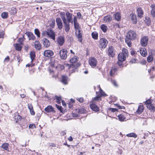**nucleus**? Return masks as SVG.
Wrapping results in <instances>:
<instances>
[{
	"label": "nucleus",
	"instance_id": "1",
	"mask_svg": "<svg viewBox=\"0 0 155 155\" xmlns=\"http://www.w3.org/2000/svg\"><path fill=\"white\" fill-rule=\"evenodd\" d=\"M136 32L133 30H129L127 33L125 42L129 47L131 46V40H134L137 38Z\"/></svg>",
	"mask_w": 155,
	"mask_h": 155
},
{
	"label": "nucleus",
	"instance_id": "2",
	"mask_svg": "<svg viewBox=\"0 0 155 155\" xmlns=\"http://www.w3.org/2000/svg\"><path fill=\"white\" fill-rule=\"evenodd\" d=\"M108 43L107 40L104 38H101L99 41L98 46L101 49H104L107 47Z\"/></svg>",
	"mask_w": 155,
	"mask_h": 155
},
{
	"label": "nucleus",
	"instance_id": "3",
	"mask_svg": "<svg viewBox=\"0 0 155 155\" xmlns=\"http://www.w3.org/2000/svg\"><path fill=\"white\" fill-rule=\"evenodd\" d=\"M67 51L65 49L61 50L59 52V54L61 59L63 60H66L67 58Z\"/></svg>",
	"mask_w": 155,
	"mask_h": 155
},
{
	"label": "nucleus",
	"instance_id": "4",
	"mask_svg": "<svg viewBox=\"0 0 155 155\" xmlns=\"http://www.w3.org/2000/svg\"><path fill=\"white\" fill-rule=\"evenodd\" d=\"M47 35L53 40H54L55 39V34L53 30L50 29H48L47 31Z\"/></svg>",
	"mask_w": 155,
	"mask_h": 155
},
{
	"label": "nucleus",
	"instance_id": "5",
	"mask_svg": "<svg viewBox=\"0 0 155 155\" xmlns=\"http://www.w3.org/2000/svg\"><path fill=\"white\" fill-rule=\"evenodd\" d=\"M97 61L96 59L94 57H91L90 58L89 60V64L92 67H95L97 65Z\"/></svg>",
	"mask_w": 155,
	"mask_h": 155
},
{
	"label": "nucleus",
	"instance_id": "6",
	"mask_svg": "<svg viewBox=\"0 0 155 155\" xmlns=\"http://www.w3.org/2000/svg\"><path fill=\"white\" fill-rule=\"evenodd\" d=\"M91 104L90 105V107L92 110L96 112L98 111L99 110V108L95 104V102L93 101L91 102Z\"/></svg>",
	"mask_w": 155,
	"mask_h": 155
},
{
	"label": "nucleus",
	"instance_id": "7",
	"mask_svg": "<svg viewBox=\"0 0 155 155\" xmlns=\"http://www.w3.org/2000/svg\"><path fill=\"white\" fill-rule=\"evenodd\" d=\"M66 15L67 17L66 19L67 22L71 23L72 24L73 23L72 14L70 13L69 12H67L66 13Z\"/></svg>",
	"mask_w": 155,
	"mask_h": 155
},
{
	"label": "nucleus",
	"instance_id": "8",
	"mask_svg": "<svg viewBox=\"0 0 155 155\" xmlns=\"http://www.w3.org/2000/svg\"><path fill=\"white\" fill-rule=\"evenodd\" d=\"M56 22L57 23L58 28L59 29H61L63 26V24L61 18H57L56 20Z\"/></svg>",
	"mask_w": 155,
	"mask_h": 155
},
{
	"label": "nucleus",
	"instance_id": "9",
	"mask_svg": "<svg viewBox=\"0 0 155 155\" xmlns=\"http://www.w3.org/2000/svg\"><path fill=\"white\" fill-rule=\"evenodd\" d=\"M148 40V38L147 37H143L141 40L140 44L143 47L146 46L147 44Z\"/></svg>",
	"mask_w": 155,
	"mask_h": 155
},
{
	"label": "nucleus",
	"instance_id": "10",
	"mask_svg": "<svg viewBox=\"0 0 155 155\" xmlns=\"http://www.w3.org/2000/svg\"><path fill=\"white\" fill-rule=\"evenodd\" d=\"M65 41L64 38L61 36L58 37L57 40V43L60 46H62Z\"/></svg>",
	"mask_w": 155,
	"mask_h": 155
},
{
	"label": "nucleus",
	"instance_id": "11",
	"mask_svg": "<svg viewBox=\"0 0 155 155\" xmlns=\"http://www.w3.org/2000/svg\"><path fill=\"white\" fill-rule=\"evenodd\" d=\"M44 54L46 57H50L53 55L54 53L51 50H46L44 51Z\"/></svg>",
	"mask_w": 155,
	"mask_h": 155
},
{
	"label": "nucleus",
	"instance_id": "12",
	"mask_svg": "<svg viewBox=\"0 0 155 155\" xmlns=\"http://www.w3.org/2000/svg\"><path fill=\"white\" fill-rule=\"evenodd\" d=\"M108 55L109 56L113 57L114 56L115 53L112 46H109L108 50Z\"/></svg>",
	"mask_w": 155,
	"mask_h": 155
},
{
	"label": "nucleus",
	"instance_id": "13",
	"mask_svg": "<svg viewBox=\"0 0 155 155\" xmlns=\"http://www.w3.org/2000/svg\"><path fill=\"white\" fill-rule=\"evenodd\" d=\"M42 42L43 45L45 47H48L51 45L50 41L47 38H43L42 40Z\"/></svg>",
	"mask_w": 155,
	"mask_h": 155
},
{
	"label": "nucleus",
	"instance_id": "14",
	"mask_svg": "<svg viewBox=\"0 0 155 155\" xmlns=\"http://www.w3.org/2000/svg\"><path fill=\"white\" fill-rule=\"evenodd\" d=\"M34 47L37 50L40 51L41 49V45L40 42L36 41L34 43Z\"/></svg>",
	"mask_w": 155,
	"mask_h": 155
},
{
	"label": "nucleus",
	"instance_id": "15",
	"mask_svg": "<svg viewBox=\"0 0 155 155\" xmlns=\"http://www.w3.org/2000/svg\"><path fill=\"white\" fill-rule=\"evenodd\" d=\"M61 82L64 84L66 85L68 84V78L67 76H62Z\"/></svg>",
	"mask_w": 155,
	"mask_h": 155
},
{
	"label": "nucleus",
	"instance_id": "16",
	"mask_svg": "<svg viewBox=\"0 0 155 155\" xmlns=\"http://www.w3.org/2000/svg\"><path fill=\"white\" fill-rule=\"evenodd\" d=\"M118 59L119 61L120 62L124 61L126 58V57L123 54L120 53L118 55Z\"/></svg>",
	"mask_w": 155,
	"mask_h": 155
},
{
	"label": "nucleus",
	"instance_id": "17",
	"mask_svg": "<svg viewBox=\"0 0 155 155\" xmlns=\"http://www.w3.org/2000/svg\"><path fill=\"white\" fill-rule=\"evenodd\" d=\"M29 38V40H34L35 39V37L33 33L31 32H28L25 33Z\"/></svg>",
	"mask_w": 155,
	"mask_h": 155
},
{
	"label": "nucleus",
	"instance_id": "18",
	"mask_svg": "<svg viewBox=\"0 0 155 155\" xmlns=\"http://www.w3.org/2000/svg\"><path fill=\"white\" fill-rule=\"evenodd\" d=\"M63 23L65 28V31L67 32H68L70 29L69 23L67 22V21H66L64 22V21L63 22Z\"/></svg>",
	"mask_w": 155,
	"mask_h": 155
},
{
	"label": "nucleus",
	"instance_id": "19",
	"mask_svg": "<svg viewBox=\"0 0 155 155\" xmlns=\"http://www.w3.org/2000/svg\"><path fill=\"white\" fill-rule=\"evenodd\" d=\"M76 35L77 36V37L79 40V41L80 42H81L82 41V35L80 33V30H78L76 31Z\"/></svg>",
	"mask_w": 155,
	"mask_h": 155
},
{
	"label": "nucleus",
	"instance_id": "20",
	"mask_svg": "<svg viewBox=\"0 0 155 155\" xmlns=\"http://www.w3.org/2000/svg\"><path fill=\"white\" fill-rule=\"evenodd\" d=\"M137 11L138 16L140 18H142L143 14V12L142 9L141 8H138L137 10Z\"/></svg>",
	"mask_w": 155,
	"mask_h": 155
},
{
	"label": "nucleus",
	"instance_id": "21",
	"mask_svg": "<svg viewBox=\"0 0 155 155\" xmlns=\"http://www.w3.org/2000/svg\"><path fill=\"white\" fill-rule=\"evenodd\" d=\"M112 20V17L110 15H107L104 17V20L105 22H110Z\"/></svg>",
	"mask_w": 155,
	"mask_h": 155
},
{
	"label": "nucleus",
	"instance_id": "22",
	"mask_svg": "<svg viewBox=\"0 0 155 155\" xmlns=\"http://www.w3.org/2000/svg\"><path fill=\"white\" fill-rule=\"evenodd\" d=\"M114 16L115 19L117 21H119L121 19V16L120 14L118 12L115 13Z\"/></svg>",
	"mask_w": 155,
	"mask_h": 155
},
{
	"label": "nucleus",
	"instance_id": "23",
	"mask_svg": "<svg viewBox=\"0 0 155 155\" xmlns=\"http://www.w3.org/2000/svg\"><path fill=\"white\" fill-rule=\"evenodd\" d=\"M151 8V14L152 16L153 17H155V4L152 5L150 6Z\"/></svg>",
	"mask_w": 155,
	"mask_h": 155
},
{
	"label": "nucleus",
	"instance_id": "24",
	"mask_svg": "<svg viewBox=\"0 0 155 155\" xmlns=\"http://www.w3.org/2000/svg\"><path fill=\"white\" fill-rule=\"evenodd\" d=\"M140 53L142 56L143 57L146 56L147 54L146 49L144 48H142L140 50Z\"/></svg>",
	"mask_w": 155,
	"mask_h": 155
},
{
	"label": "nucleus",
	"instance_id": "25",
	"mask_svg": "<svg viewBox=\"0 0 155 155\" xmlns=\"http://www.w3.org/2000/svg\"><path fill=\"white\" fill-rule=\"evenodd\" d=\"M28 107L30 110L31 114L32 115H34L35 114V112L33 109V107L31 104H28Z\"/></svg>",
	"mask_w": 155,
	"mask_h": 155
},
{
	"label": "nucleus",
	"instance_id": "26",
	"mask_svg": "<svg viewBox=\"0 0 155 155\" xmlns=\"http://www.w3.org/2000/svg\"><path fill=\"white\" fill-rule=\"evenodd\" d=\"M131 19L133 22L134 24H135L137 22L136 16L135 15L133 14L130 15Z\"/></svg>",
	"mask_w": 155,
	"mask_h": 155
},
{
	"label": "nucleus",
	"instance_id": "27",
	"mask_svg": "<svg viewBox=\"0 0 155 155\" xmlns=\"http://www.w3.org/2000/svg\"><path fill=\"white\" fill-rule=\"evenodd\" d=\"M45 111L47 113L52 112L54 111L53 107L50 106H48L45 109Z\"/></svg>",
	"mask_w": 155,
	"mask_h": 155
},
{
	"label": "nucleus",
	"instance_id": "28",
	"mask_svg": "<svg viewBox=\"0 0 155 155\" xmlns=\"http://www.w3.org/2000/svg\"><path fill=\"white\" fill-rule=\"evenodd\" d=\"M15 49L18 51H20L21 50L22 47L18 43H16L14 45Z\"/></svg>",
	"mask_w": 155,
	"mask_h": 155
},
{
	"label": "nucleus",
	"instance_id": "29",
	"mask_svg": "<svg viewBox=\"0 0 155 155\" xmlns=\"http://www.w3.org/2000/svg\"><path fill=\"white\" fill-rule=\"evenodd\" d=\"M144 110V107L143 105H140L138 108L137 112L139 114H140Z\"/></svg>",
	"mask_w": 155,
	"mask_h": 155
},
{
	"label": "nucleus",
	"instance_id": "30",
	"mask_svg": "<svg viewBox=\"0 0 155 155\" xmlns=\"http://www.w3.org/2000/svg\"><path fill=\"white\" fill-rule=\"evenodd\" d=\"M60 17H61V18H62L63 22L64 21H67V19L65 18V15L66 14H65V13L64 12H61L60 13Z\"/></svg>",
	"mask_w": 155,
	"mask_h": 155
},
{
	"label": "nucleus",
	"instance_id": "31",
	"mask_svg": "<svg viewBox=\"0 0 155 155\" xmlns=\"http://www.w3.org/2000/svg\"><path fill=\"white\" fill-rule=\"evenodd\" d=\"M30 57L31 59V62H32L35 59V52L34 51H31L30 53Z\"/></svg>",
	"mask_w": 155,
	"mask_h": 155
},
{
	"label": "nucleus",
	"instance_id": "32",
	"mask_svg": "<svg viewBox=\"0 0 155 155\" xmlns=\"http://www.w3.org/2000/svg\"><path fill=\"white\" fill-rule=\"evenodd\" d=\"M9 12L11 15H14L16 13L17 10L15 8L13 7L9 10Z\"/></svg>",
	"mask_w": 155,
	"mask_h": 155
},
{
	"label": "nucleus",
	"instance_id": "33",
	"mask_svg": "<svg viewBox=\"0 0 155 155\" xmlns=\"http://www.w3.org/2000/svg\"><path fill=\"white\" fill-rule=\"evenodd\" d=\"M96 93L97 94V96L93 98L91 102H92L93 101H94V102H95L94 101H99V100H101L100 98L101 97V95L98 94L97 92Z\"/></svg>",
	"mask_w": 155,
	"mask_h": 155
},
{
	"label": "nucleus",
	"instance_id": "34",
	"mask_svg": "<svg viewBox=\"0 0 155 155\" xmlns=\"http://www.w3.org/2000/svg\"><path fill=\"white\" fill-rule=\"evenodd\" d=\"M93 38L97 40L98 39V33L96 31L93 32L91 34Z\"/></svg>",
	"mask_w": 155,
	"mask_h": 155
},
{
	"label": "nucleus",
	"instance_id": "35",
	"mask_svg": "<svg viewBox=\"0 0 155 155\" xmlns=\"http://www.w3.org/2000/svg\"><path fill=\"white\" fill-rule=\"evenodd\" d=\"M98 87L99 88V92H97V94L98 93V94H99V95H101V96L106 95L105 94L104 92V91L102 90V89L100 87V85L98 86Z\"/></svg>",
	"mask_w": 155,
	"mask_h": 155
},
{
	"label": "nucleus",
	"instance_id": "36",
	"mask_svg": "<svg viewBox=\"0 0 155 155\" xmlns=\"http://www.w3.org/2000/svg\"><path fill=\"white\" fill-rule=\"evenodd\" d=\"M101 29L104 32H105L107 30V26L104 24H102L101 27Z\"/></svg>",
	"mask_w": 155,
	"mask_h": 155
},
{
	"label": "nucleus",
	"instance_id": "37",
	"mask_svg": "<svg viewBox=\"0 0 155 155\" xmlns=\"http://www.w3.org/2000/svg\"><path fill=\"white\" fill-rule=\"evenodd\" d=\"M118 117L119 120L120 121H124L126 118L125 116L122 114H120L118 116Z\"/></svg>",
	"mask_w": 155,
	"mask_h": 155
},
{
	"label": "nucleus",
	"instance_id": "38",
	"mask_svg": "<svg viewBox=\"0 0 155 155\" xmlns=\"http://www.w3.org/2000/svg\"><path fill=\"white\" fill-rule=\"evenodd\" d=\"M8 144L7 143H5L2 145L1 147L5 150H8Z\"/></svg>",
	"mask_w": 155,
	"mask_h": 155
},
{
	"label": "nucleus",
	"instance_id": "39",
	"mask_svg": "<svg viewBox=\"0 0 155 155\" xmlns=\"http://www.w3.org/2000/svg\"><path fill=\"white\" fill-rule=\"evenodd\" d=\"M78 57L76 56L73 57L70 60V62L74 63L77 62L78 61Z\"/></svg>",
	"mask_w": 155,
	"mask_h": 155
},
{
	"label": "nucleus",
	"instance_id": "40",
	"mask_svg": "<svg viewBox=\"0 0 155 155\" xmlns=\"http://www.w3.org/2000/svg\"><path fill=\"white\" fill-rule=\"evenodd\" d=\"M122 52L121 53L123 54L126 57L128 55V51L125 48H123L122 50Z\"/></svg>",
	"mask_w": 155,
	"mask_h": 155
},
{
	"label": "nucleus",
	"instance_id": "41",
	"mask_svg": "<svg viewBox=\"0 0 155 155\" xmlns=\"http://www.w3.org/2000/svg\"><path fill=\"white\" fill-rule=\"evenodd\" d=\"M51 23L50 25L51 28H53L54 27L55 24V20L54 19H52L50 21Z\"/></svg>",
	"mask_w": 155,
	"mask_h": 155
},
{
	"label": "nucleus",
	"instance_id": "42",
	"mask_svg": "<svg viewBox=\"0 0 155 155\" xmlns=\"http://www.w3.org/2000/svg\"><path fill=\"white\" fill-rule=\"evenodd\" d=\"M25 39L24 38V35H23L22 36V38H20L18 40V41L20 45H23V42Z\"/></svg>",
	"mask_w": 155,
	"mask_h": 155
},
{
	"label": "nucleus",
	"instance_id": "43",
	"mask_svg": "<svg viewBox=\"0 0 155 155\" xmlns=\"http://www.w3.org/2000/svg\"><path fill=\"white\" fill-rule=\"evenodd\" d=\"M127 136L129 137H133L134 138L137 137L136 134L134 133H131L128 134L127 135Z\"/></svg>",
	"mask_w": 155,
	"mask_h": 155
},
{
	"label": "nucleus",
	"instance_id": "44",
	"mask_svg": "<svg viewBox=\"0 0 155 155\" xmlns=\"http://www.w3.org/2000/svg\"><path fill=\"white\" fill-rule=\"evenodd\" d=\"M1 16L3 18H6L8 16V13L6 12H4L2 14Z\"/></svg>",
	"mask_w": 155,
	"mask_h": 155
},
{
	"label": "nucleus",
	"instance_id": "45",
	"mask_svg": "<svg viewBox=\"0 0 155 155\" xmlns=\"http://www.w3.org/2000/svg\"><path fill=\"white\" fill-rule=\"evenodd\" d=\"M35 34L38 38L40 37V32L38 29H35Z\"/></svg>",
	"mask_w": 155,
	"mask_h": 155
},
{
	"label": "nucleus",
	"instance_id": "46",
	"mask_svg": "<svg viewBox=\"0 0 155 155\" xmlns=\"http://www.w3.org/2000/svg\"><path fill=\"white\" fill-rule=\"evenodd\" d=\"M117 71V70L116 68L112 69H111L110 74L111 76H113L115 72Z\"/></svg>",
	"mask_w": 155,
	"mask_h": 155
},
{
	"label": "nucleus",
	"instance_id": "47",
	"mask_svg": "<svg viewBox=\"0 0 155 155\" xmlns=\"http://www.w3.org/2000/svg\"><path fill=\"white\" fill-rule=\"evenodd\" d=\"M74 28H75V29L77 30H79V25L78 23V22L75 23H74Z\"/></svg>",
	"mask_w": 155,
	"mask_h": 155
},
{
	"label": "nucleus",
	"instance_id": "48",
	"mask_svg": "<svg viewBox=\"0 0 155 155\" xmlns=\"http://www.w3.org/2000/svg\"><path fill=\"white\" fill-rule=\"evenodd\" d=\"M56 102L58 104H60L61 103V97H56Z\"/></svg>",
	"mask_w": 155,
	"mask_h": 155
},
{
	"label": "nucleus",
	"instance_id": "49",
	"mask_svg": "<svg viewBox=\"0 0 155 155\" xmlns=\"http://www.w3.org/2000/svg\"><path fill=\"white\" fill-rule=\"evenodd\" d=\"M153 57L152 55H150L147 58V61L149 62H150L152 61Z\"/></svg>",
	"mask_w": 155,
	"mask_h": 155
},
{
	"label": "nucleus",
	"instance_id": "50",
	"mask_svg": "<svg viewBox=\"0 0 155 155\" xmlns=\"http://www.w3.org/2000/svg\"><path fill=\"white\" fill-rule=\"evenodd\" d=\"M147 107L150 110H154V107L152 104H150V105H148Z\"/></svg>",
	"mask_w": 155,
	"mask_h": 155
},
{
	"label": "nucleus",
	"instance_id": "51",
	"mask_svg": "<svg viewBox=\"0 0 155 155\" xmlns=\"http://www.w3.org/2000/svg\"><path fill=\"white\" fill-rule=\"evenodd\" d=\"M148 19L147 18H146V20H145V22L148 25H150L151 23V21L149 19V18H148Z\"/></svg>",
	"mask_w": 155,
	"mask_h": 155
},
{
	"label": "nucleus",
	"instance_id": "52",
	"mask_svg": "<svg viewBox=\"0 0 155 155\" xmlns=\"http://www.w3.org/2000/svg\"><path fill=\"white\" fill-rule=\"evenodd\" d=\"M86 110L84 108H81L79 110V112L80 114H83L85 112Z\"/></svg>",
	"mask_w": 155,
	"mask_h": 155
},
{
	"label": "nucleus",
	"instance_id": "53",
	"mask_svg": "<svg viewBox=\"0 0 155 155\" xmlns=\"http://www.w3.org/2000/svg\"><path fill=\"white\" fill-rule=\"evenodd\" d=\"M29 127L30 128L34 129V128H36V127L35 124H30L29 126Z\"/></svg>",
	"mask_w": 155,
	"mask_h": 155
},
{
	"label": "nucleus",
	"instance_id": "54",
	"mask_svg": "<svg viewBox=\"0 0 155 155\" xmlns=\"http://www.w3.org/2000/svg\"><path fill=\"white\" fill-rule=\"evenodd\" d=\"M109 110L112 112H115L118 110L117 109L115 108H110Z\"/></svg>",
	"mask_w": 155,
	"mask_h": 155
},
{
	"label": "nucleus",
	"instance_id": "55",
	"mask_svg": "<svg viewBox=\"0 0 155 155\" xmlns=\"http://www.w3.org/2000/svg\"><path fill=\"white\" fill-rule=\"evenodd\" d=\"M145 104L147 106H148V105H150L151 103V101L150 100H148L146 101L145 102Z\"/></svg>",
	"mask_w": 155,
	"mask_h": 155
},
{
	"label": "nucleus",
	"instance_id": "56",
	"mask_svg": "<svg viewBox=\"0 0 155 155\" xmlns=\"http://www.w3.org/2000/svg\"><path fill=\"white\" fill-rule=\"evenodd\" d=\"M4 34L5 33L4 31H2L0 32V39L3 38Z\"/></svg>",
	"mask_w": 155,
	"mask_h": 155
},
{
	"label": "nucleus",
	"instance_id": "57",
	"mask_svg": "<svg viewBox=\"0 0 155 155\" xmlns=\"http://www.w3.org/2000/svg\"><path fill=\"white\" fill-rule=\"evenodd\" d=\"M10 60V58L8 56H7L4 59V62H8Z\"/></svg>",
	"mask_w": 155,
	"mask_h": 155
},
{
	"label": "nucleus",
	"instance_id": "58",
	"mask_svg": "<svg viewBox=\"0 0 155 155\" xmlns=\"http://www.w3.org/2000/svg\"><path fill=\"white\" fill-rule=\"evenodd\" d=\"M49 147H56V145L53 143H50L48 144Z\"/></svg>",
	"mask_w": 155,
	"mask_h": 155
},
{
	"label": "nucleus",
	"instance_id": "59",
	"mask_svg": "<svg viewBox=\"0 0 155 155\" xmlns=\"http://www.w3.org/2000/svg\"><path fill=\"white\" fill-rule=\"evenodd\" d=\"M77 100L81 103L83 102L84 101V99L82 97H81L77 99Z\"/></svg>",
	"mask_w": 155,
	"mask_h": 155
},
{
	"label": "nucleus",
	"instance_id": "60",
	"mask_svg": "<svg viewBox=\"0 0 155 155\" xmlns=\"http://www.w3.org/2000/svg\"><path fill=\"white\" fill-rule=\"evenodd\" d=\"M56 107L58 109L60 110H61V109L62 108V107L61 106H60L58 105H56Z\"/></svg>",
	"mask_w": 155,
	"mask_h": 155
},
{
	"label": "nucleus",
	"instance_id": "61",
	"mask_svg": "<svg viewBox=\"0 0 155 155\" xmlns=\"http://www.w3.org/2000/svg\"><path fill=\"white\" fill-rule=\"evenodd\" d=\"M112 84L115 86L117 87V83L115 81H112Z\"/></svg>",
	"mask_w": 155,
	"mask_h": 155
},
{
	"label": "nucleus",
	"instance_id": "62",
	"mask_svg": "<svg viewBox=\"0 0 155 155\" xmlns=\"http://www.w3.org/2000/svg\"><path fill=\"white\" fill-rule=\"evenodd\" d=\"M66 134V132L65 131H63L61 132V134L62 136H64Z\"/></svg>",
	"mask_w": 155,
	"mask_h": 155
},
{
	"label": "nucleus",
	"instance_id": "63",
	"mask_svg": "<svg viewBox=\"0 0 155 155\" xmlns=\"http://www.w3.org/2000/svg\"><path fill=\"white\" fill-rule=\"evenodd\" d=\"M14 118L15 119H17L18 120L21 118V116L19 115L16 116L14 117Z\"/></svg>",
	"mask_w": 155,
	"mask_h": 155
},
{
	"label": "nucleus",
	"instance_id": "64",
	"mask_svg": "<svg viewBox=\"0 0 155 155\" xmlns=\"http://www.w3.org/2000/svg\"><path fill=\"white\" fill-rule=\"evenodd\" d=\"M73 21L74 23H77L78 22L77 21V19L76 17H74L73 18Z\"/></svg>",
	"mask_w": 155,
	"mask_h": 155
}]
</instances>
